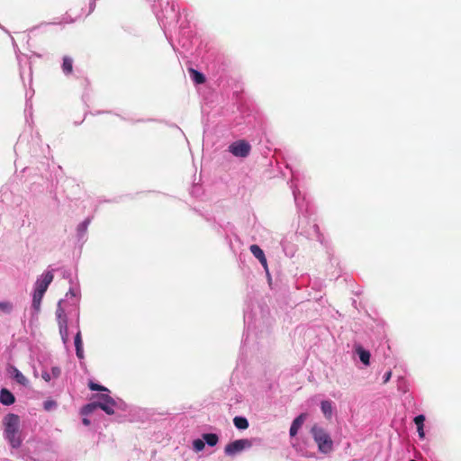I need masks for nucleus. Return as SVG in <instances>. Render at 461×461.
Wrapping results in <instances>:
<instances>
[{
  "mask_svg": "<svg viewBox=\"0 0 461 461\" xmlns=\"http://www.w3.org/2000/svg\"><path fill=\"white\" fill-rule=\"evenodd\" d=\"M235 427L239 429H246L249 428V421L244 417L237 416L233 419Z\"/></svg>",
  "mask_w": 461,
  "mask_h": 461,
  "instance_id": "obj_18",
  "label": "nucleus"
},
{
  "mask_svg": "<svg viewBox=\"0 0 461 461\" xmlns=\"http://www.w3.org/2000/svg\"><path fill=\"white\" fill-rule=\"evenodd\" d=\"M188 72L192 80L195 84H203L205 82V77L201 72L195 70L194 68H189Z\"/></svg>",
  "mask_w": 461,
  "mask_h": 461,
  "instance_id": "obj_13",
  "label": "nucleus"
},
{
  "mask_svg": "<svg viewBox=\"0 0 461 461\" xmlns=\"http://www.w3.org/2000/svg\"><path fill=\"white\" fill-rule=\"evenodd\" d=\"M98 408L97 402H91L86 405H85L81 410L82 415H89L91 414L95 409Z\"/></svg>",
  "mask_w": 461,
  "mask_h": 461,
  "instance_id": "obj_21",
  "label": "nucleus"
},
{
  "mask_svg": "<svg viewBox=\"0 0 461 461\" xmlns=\"http://www.w3.org/2000/svg\"><path fill=\"white\" fill-rule=\"evenodd\" d=\"M75 347L76 348H83V341L80 331H78L75 336Z\"/></svg>",
  "mask_w": 461,
  "mask_h": 461,
  "instance_id": "obj_25",
  "label": "nucleus"
},
{
  "mask_svg": "<svg viewBox=\"0 0 461 461\" xmlns=\"http://www.w3.org/2000/svg\"><path fill=\"white\" fill-rule=\"evenodd\" d=\"M98 408L102 409L107 414L111 415L114 413L113 407L115 405V402H97Z\"/></svg>",
  "mask_w": 461,
  "mask_h": 461,
  "instance_id": "obj_19",
  "label": "nucleus"
},
{
  "mask_svg": "<svg viewBox=\"0 0 461 461\" xmlns=\"http://www.w3.org/2000/svg\"><path fill=\"white\" fill-rule=\"evenodd\" d=\"M62 70L66 75H69L73 72V60L69 57L63 58Z\"/></svg>",
  "mask_w": 461,
  "mask_h": 461,
  "instance_id": "obj_15",
  "label": "nucleus"
},
{
  "mask_svg": "<svg viewBox=\"0 0 461 461\" xmlns=\"http://www.w3.org/2000/svg\"><path fill=\"white\" fill-rule=\"evenodd\" d=\"M61 374V369L59 366H53L51 373L47 371L42 372L41 377L46 381L50 382L52 378H58Z\"/></svg>",
  "mask_w": 461,
  "mask_h": 461,
  "instance_id": "obj_11",
  "label": "nucleus"
},
{
  "mask_svg": "<svg viewBox=\"0 0 461 461\" xmlns=\"http://www.w3.org/2000/svg\"><path fill=\"white\" fill-rule=\"evenodd\" d=\"M88 387L92 391H101V392H108V389L103 385H100L93 381L88 383Z\"/></svg>",
  "mask_w": 461,
  "mask_h": 461,
  "instance_id": "obj_22",
  "label": "nucleus"
},
{
  "mask_svg": "<svg viewBox=\"0 0 461 461\" xmlns=\"http://www.w3.org/2000/svg\"><path fill=\"white\" fill-rule=\"evenodd\" d=\"M410 461H416V460H414V459H411V460H410Z\"/></svg>",
  "mask_w": 461,
  "mask_h": 461,
  "instance_id": "obj_30",
  "label": "nucleus"
},
{
  "mask_svg": "<svg viewBox=\"0 0 461 461\" xmlns=\"http://www.w3.org/2000/svg\"><path fill=\"white\" fill-rule=\"evenodd\" d=\"M56 319L59 325V334L64 344L68 341V317L61 305V301L59 302L56 309Z\"/></svg>",
  "mask_w": 461,
  "mask_h": 461,
  "instance_id": "obj_3",
  "label": "nucleus"
},
{
  "mask_svg": "<svg viewBox=\"0 0 461 461\" xmlns=\"http://www.w3.org/2000/svg\"><path fill=\"white\" fill-rule=\"evenodd\" d=\"M357 352L359 356L361 362L365 365H369L370 360V353L367 350L363 349L362 348H358Z\"/></svg>",
  "mask_w": 461,
  "mask_h": 461,
  "instance_id": "obj_20",
  "label": "nucleus"
},
{
  "mask_svg": "<svg viewBox=\"0 0 461 461\" xmlns=\"http://www.w3.org/2000/svg\"><path fill=\"white\" fill-rule=\"evenodd\" d=\"M321 409L324 416L330 419L332 416V404L330 401H322L321 402Z\"/></svg>",
  "mask_w": 461,
  "mask_h": 461,
  "instance_id": "obj_14",
  "label": "nucleus"
},
{
  "mask_svg": "<svg viewBox=\"0 0 461 461\" xmlns=\"http://www.w3.org/2000/svg\"><path fill=\"white\" fill-rule=\"evenodd\" d=\"M82 422L86 426H88L90 424V420L87 418H83Z\"/></svg>",
  "mask_w": 461,
  "mask_h": 461,
  "instance_id": "obj_29",
  "label": "nucleus"
},
{
  "mask_svg": "<svg viewBox=\"0 0 461 461\" xmlns=\"http://www.w3.org/2000/svg\"><path fill=\"white\" fill-rule=\"evenodd\" d=\"M252 446L250 440L242 438L237 439L233 442L225 446L224 452L227 456H234L237 453L243 451L246 448H249Z\"/></svg>",
  "mask_w": 461,
  "mask_h": 461,
  "instance_id": "obj_5",
  "label": "nucleus"
},
{
  "mask_svg": "<svg viewBox=\"0 0 461 461\" xmlns=\"http://www.w3.org/2000/svg\"><path fill=\"white\" fill-rule=\"evenodd\" d=\"M250 150H251L250 144L244 140H240L234 141L229 146V151L233 156L238 157V158L248 157L250 153Z\"/></svg>",
  "mask_w": 461,
  "mask_h": 461,
  "instance_id": "obj_4",
  "label": "nucleus"
},
{
  "mask_svg": "<svg viewBox=\"0 0 461 461\" xmlns=\"http://www.w3.org/2000/svg\"><path fill=\"white\" fill-rule=\"evenodd\" d=\"M306 413H302L294 420L289 431L291 437H294L297 434L299 429L302 427L304 420H306Z\"/></svg>",
  "mask_w": 461,
  "mask_h": 461,
  "instance_id": "obj_8",
  "label": "nucleus"
},
{
  "mask_svg": "<svg viewBox=\"0 0 461 461\" xmlns=\"http://www.w3.org/2000/svg\"><path fill=\"white\" fill-rule=\"evenodd\" d=\"M424 420H425V416L422 414L418 415L414 418V422L417 426V431H418L419 437L421 438H423L425 436L424 429H423Z\"/></svg>",
  "mask_w": 461,
  "mask_h": 461,
  "instance_id": "obj_12",
  "label": "nucleus"
},
{
  "mask_svg": "<svg viewBox=\"0 0 461 461\" xmlns=\"http://www.w3.org/2000/svg\"><path fill=\"white\" fill-rule=\"evenodd\" d=\"M250 252L253 256L259 260L263 267L267 270V262L265 257L264 251L260 249L258 245L253 244L249 248Z\"/></svg>",
  "mask_w": 461,
  "mask_h": 461,
  "instance_id": "obj_7",
  "label": "nucleus"
},
{
  "mask_svg": "<svg viewBox=\"0 0 461 461\" xmlns=\"http://www.w3.org/2000/svg\"><path fill=\"white\" fill-rule=\"evenodd\" d=\"M54 276L51 271H47L42 274L40 278L35 282V287L38 290H42L46 293L49 285L53 281Z\"/></svg>",
  "mask_w": 461,
  "mask_h": 461,
  "instance_id": "obj_6",
  "label": "nucleus"
},
{
  "mask_svg": "<svg viewBox=\"0 0 461 461\" xmlns=\"http://www.w3.org/2000/svg\"><path fill=\"white\" fill-rule=\"evenodd\" d=\"M392 376V371H387L383 377V383L386 384Z\"/></svg>",
  "mask_w": 461,
  "mask_h": 461,
  "instance_id": "obj_27",
  "label": "nucleus"
},
{
  "mask_svg": "<svg viewBox=\"0 0 461 461\" xmlns=\"http://www.w3.org/2000/svg\"><path fill=\"white\" fill-rule=\"evenodd\" d=\"M204 441L203 439H195L194 440L193 442V447L195 451L199 452V451H202L203 448H204Z\"/></svg>",
  "mask_w": 461,
  "mask_h": 461,
  "instance_id": "obj_23",
  "label": "nucleus"
},
{
  "mask_svg": "<svg viewBox=\"0 0 461 461\" xmlns=\"http://www.w3.org/2000/svg\"><path fill=\"white\" fill-rule=\"evenodd\" d=\"M76 354H77V357L79 359H83V358H84V351H83V348H76Z\"/></svg>",
  "mask_w": 461,
  "mask_h": 461,
  "instance_id": "obj_28",
  "label": "nucleus"
},
{
  "mask_svg": "<svg viewBox=\"0 0 461 461\" xmlns=\"http://www.w3.org/2000/svg\"><path fill=\"white\" fill-rule=\"evenodd\" d=\"M5 426V437L14 448H17L22 444L20 436V418L14 413H8L3 420Z\"/></svg>",
  "mask_w": 461,
  "mask_h": 461,
  "instance_id": "obj_1",
  "label": "nucleus"
},
{
  "mask_svg": "<svg viewBox=\"0 0 461 461\" xmlns=\"http://www.w3.org/2000/svg\"><path fill=\"white\" fill-rule=\"evenodd\" d=\"M14 377L17 383L23 385H27L29 384L28 379L16 368L12 367Z\"/></svg>",
  "mask_w": 461,
  "mask_h": 461,
  "instance_id": "obj_17",
  "label": "nucleus"
},
{
  "mask_svg": "<svg viewBox=\"0 0 461 461\" xmlns=\"http://www.w3.org/2000/svg\"><path fill=\"white\" fill-rule=\"evenodd\" d=\"M99 399L102 401L101 402H113L114 401L111 396L107 393H102L99 396Z\"/></svg>",
  "mask_w": 461,
  "mask_h": 461,
  "instance_id": "obj_26",
  "label": "nucleus"
},
{
  "mask_svg": "<svg viewBox=\"0 0 461 461\" xmlns=\"http://www.w3.org/2000/svg\"><path fill=\"white\" fill-rule=\"evenodd\" d=\"M12 308H13V306L10 303L0 302V311L5 312H10Z\"/></svg>",
  "mask_w": 461,
  "mask_h": 461,
  "instance_id": "obj_24",
  "label": "nucleus"
},
{
  "mask_svg": "<svg viewBox=\"0 0 461 461\" xmlns=\"http://www.w3.org/2000/svg\"><path fill=\"white\" fill-rule=\"evenodd\" d=\"M15 402L14 395L6 388L0 391V402L4 405H11Z\"/></svg>",
  "mask_w": 461,
  "mask_h": 461,
  "instance_id": "obj_9",
  "label": "nucleus"
},
{
  "mask_svg": "<svg viewBox=\"0 0 461 461\" xmlns=\"http://www.w3.org/2000/svg\"><path fill=\"white\" fill-rule=\"evenodd\" d=\"M311 433L321 453L329 454L333 450L331 437L323 428L314 424L311 429Z\"/></svg>",
  "mask_w": 461,
  "mask_h": 461,
  "instance_id": "obj_2",
  "label": "nucleus"
},
{
  "mask_svg": "<svg viewBox=\"0 0 461 461\" xmlns=\"http://www.w3.org/2000/svg\"><path fill=\"white\" fill-rule=\"evenodd\" d=\"M44 294H45V292H43L42 290H38V289L34 288V292L32 294V308L36 312H39L41 309V300L43 298Z\"/></svg>",
  "mask_w": 461,
  "mask_h": 461,
  "instance_id": "obj_10",
  "label": "nucleus"
},
{
  "mask_svg": "<svg viewBox=\"0 0 461 461\" xmlns=\"http://www.w3.org/2000/svg\"><path fill=\"white\" fill-rule=\"evenodd\" d=\"M203 439L210 447H214L219 441V437L214 433H205L203 435Z\"/></svg>",
  "mask_w": 461,
  "mask_h": 461,
  "instance_id": "obj_16",
  "label": "nucleus"
}]
</instances>
